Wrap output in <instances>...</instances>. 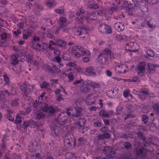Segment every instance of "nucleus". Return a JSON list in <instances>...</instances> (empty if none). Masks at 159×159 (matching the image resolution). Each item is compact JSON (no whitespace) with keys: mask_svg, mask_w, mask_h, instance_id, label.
Listing matches in <instances>:
<instances>
[{"mask_svg":"<svg viewBox=\"0 0 159 159\" xmlns=\"http://www.w3.org/2000/svg\"><path fill=\"white\" fill-rule=\"evenodd\" d=\"M74 106V107H71L68 110L67 113L61 112L59 115L57 120L60 125L63 126V125L66 123L68 114L75 117L81 115L82 109L80 102L76 101Z\"/></svg>","mask_w":159,"mask_h":159,"instance_id":"nucleus-1","label":"nucleus"},{"mask_svg":"<svg viewBox=\"0 0 159 159\" xmlns=\"http://www.w3.org/2000/svg\"><path fill=\"white\" fill-rule=\"evenodd\" d=\"M76 140L73 138L72 134L70 132L67 133L63 140L64 147L68 149H71L75 147Z\"/></svg>","mask_w":159,"mask_h":159,"instance_id":"nucleus-2","label":"nucleus"},{"mask_svg":"<svg viewBox=\"0 0 159 159\" xmlns=\"http://www.w3.org/2000/svg\"><path fill=\"white\" fill-rule=\"evenodd\" d=\"M18 56L17 55H13L11 56L10 62L14 67H9L10 70H12L11 72L13 73L17 74L21 71V67L18 64Z\"/></svg>","mask_w":159,"mask_h":159,"instance_id":"nucleus-3","label":"nucleus"},{"mask_svg":"<svg viewBox=\"0 0 159 159\" xmlns=\"http://www.w3.org/2000/svg\"><path fill=\"white\" fill-rule=\"evenodd\" d=\"M159 1V0H141L139 3V7L143 16L147 15L148 13V7L147 5L148 3L154 4L157 3Z\"/></svg>","mask_w":159,"mask_h":159,"instance_id":"nucleus-4","label":"nucleus"},{"mask_svg":"<svg viewBox=\"0 0 159 159\" xmlns=\"http://www.w3.org/2000/svg\"><path fill=\"white\" fill-rule=\"evenodd\" d=\"M111 53V50L108 48H106L102 53H100L97 58L99 63L101 64H107Z\"/></svg>","mask_w":159,"mask_h":159,"instance_id":"nucleus-5","label":"nucleus"},{"mask_svg":"<svg viewBox=\"0 0 159 159\" xmlns=\"http://www.w3.org/2000/svg\"><path fill=\"white\" fill-rule=\"evenodd\" d=\"M64 126L62 125H59L58 127L57 126H55L51 127V133L53 136H57L59 137L63 136V134L65 132Z\"/></svg>","mask_w":159,"mask_h":159,"instance_id":"nucleus-6","label":"nucleus"},{"mask_svg":"<svg viewBox=\"0 0 159 159\" xmlns=\"http://www.w3.org/2000/svg\"><path fill=\"white\" fill-rule=\"evenodd\" d=\"M20 89L25 96H27L33 90V87L28 84L27 82H25L22 84L20 86Z\"/></svg>","mask_w":159,"mask_h":159,"instance_id":"nucleus-7","label":"nucleus"},{"mask_svg":"<svg viewBox=\"0 0 159 159\" xmlns=\"http://www.w3.org/2000/svg\"><path fill=\"white\" fill-rule=\"evenodd\" d=\"M125 50L132 52H136L139 51V45L136 42H130L125 45Z\"/></svg>","mask_w":159,"mask_h":159,"instance_id":"nucleus-8","label":"nucleus"},{"mask_svg":"<svg viewBox=\"0 0 159 159\" xmlns=\"http://www.w3.org/2000/svg\"><path fill=\"white\" fill-rule=\"evenodd\" d=\"M96 12L95 11L92 13H88L87 14L86 16L83 18L81 17V19L83 22L86 21L88 23H90L92 20H95L96 19Z\"/></svg>","mask_w":159,"mask_h":159,"instance_id":"nucleus-9","label":"nucleus"},{"mask_svg":"<svg viewBox=\"0 0 159 159\" xmlns=\"http://www.w3.org/2000/svg\"><path fill=\"white\" fill-rule=\"evenodd\" d=\"M98 31L102 33L109 34L112 32L111 27L107 24H101L98 27Z\"/></svg>","mask_w":159,"mask_h":159,"instance_id":"nucleus-10","label":"nucleus"},{"mask_svg":"<svg viewBox=\"0 0 159 159\" xmlns=\"http://www.w3.org/2000/svg\"><path fill=\"white\" fill-rule=\"evenodd\" d=\"M48 44L46 43H42V46L39 43H34L33 44V47L34 49L37 50V51L44 52L48 48Z\"/></svg>","mask_w":159,"mask_h":159,"instance_id":"nucleus-11","label":"nucleus"},{"mask_svg":"<svg viewBox=\"0 0 159 159\" xmlns=\"http://www.w3.org/2000/svg\"><path fill=\"white\" fill-rule=\"evenodd\" d=\"M74 33L77 35H84L82 37L83 38H84L86 35H88V33L87 30L80 27L77 28H76Z\"/></svg>","mask_w":159,"mask_h":159,"instance_id":"nucleus-12","label":"nucleus"},{"mask_svg":"<svg viewBox=\"0 0 159 159\" xmlns=\"http://www.w3.org/2000/svg\"><path fill=\"white\" fill-rule=\"evenodd\" d=\"M149 95V90L147 89H143L140 90L139 94L138 95L139 98L143 100H145Z\"/></svg>","mask_w":159,"mask_h":159,"instance_id":"nucleus-13","label":"nucleus"},{"mask_svg":"<svg viewBox=\"0 0 159 159\" xmlns=\"http://www.w3.org/2000/svg\"><path fill=\"white\" fill-rule=\"evenodd\" d=\"M67 20V19L65 17L61 16L59 18L58 21L59 25L57 28L58 31L60 30L66 26V22Z\"/></svg>","mask_w":159,"mask_h":159,"instance_id":"nucleus-14","label":"nucleus"},{"mask_svg":"<svg viewBox=\"0 0 159 159\" xmlns=\"http://www.w3.org/2000/svg\"><path fill=\"white\" fill-rule=\"evenodd\" d=\"M86 120L84 118L80 119L78 121L75 123L78 127V131L79 132H83V129H84L85 123Z\"/></svg>","mask_w":159,"mask_h":159,"instance_id":"nucleus-15","label":"nucleus"},{"mask_svg":"<svg viewBox=\"0 0 159 159\" xmlns=\"http://www.w3.org/2000/svg\"><path fill=\"white\" fill-rule=\"evenodd\" d=\"M118 89L114 88L113 89L107 90L106 93L108 97L112 98H114L118 96Z\"/></svg>","mask_w":159,"mask_h":159,"instance_id":"nucleus-16","label":"nucleus"},{"mask_svg":"<svg viewBox=\"0 0 159 159\" xmlns=\"http://www.w3.org/2000/svg\"><path fill=\"white\" fill-rule=\"evenodd\" d=\"M96 98H95L92 94L89 95L86 97V103L88 105L94 104L95 103Z\"/></svg>","mask_w":159,"mask_h":159,"instance_id":"nucleus-17","label":"nucleus"},{"mask_svg":"<svg viewBox=\"0 0 159 159\" xmlns=\"http://www.w3.org/2000/svg\"><path fill=\"white\" fill-rule=\"evenodd\" d=\"M43 111L47 113L52 114L54 113L56 109L52 106L46 105L43 108Z\"/></svg>","mask_w":159,"mask_h":159,"instance_id":"nucleus-18","label":"nucleus"},{"mask_svg":"<svg viewBox=\"0 0 159 159\" xmlns=\"http://www.w3.org/2000/svg\"><path fill=\"white\" fill-rule=\"evenodd\" d=\"M135 152L137 156L140 155L143 157L146 156L147 154V150L144 148H136L135 150Z\"/></svg>","mask_w":159,"mask_h":159,"instance_id":"nucleus-19","label":"nucleus"},{"mask_svg":"<svg viewBox=\"0 0 159 159\" xmlns=\"http://www.w3.org/2000/svg\"><path fill=\"white\" fill-rule=\"evenodd\" d=\"M78 10H77L76 14L78 16V18H79L80 21L82 22L81 19V17L83 18L85 17L83 15L85 12V10L83 8V7L81 6L78 7Z\"/></svg>","mask_w":159,"mask_h":159,"instance_id":"nucleus-20","label":"nucleus"},{"mask_svg":"<svg viewBox=\"0 0 159 159\" xmlns=\"http://www.w3.org/2000/svg\"><path fill=\"white\" fill-rule=\"evenodd\" d=\"M8 91L6 90L5 91H0V101L4 103V102L6 100V94L8 95L9 94Z\"/></svg>","mask_w":159,"mask_h":159,"instance_id":"nucleus-21","label":"nucleus"},{"mask_svg":"<svg viewBox=\"0 0 159 159\" xmlns=\"http://www.w3.org/2000/svg\"><path fill=\"white\" fill-rule=\"evenodd\" d=\"M78 48V46H73L71 48H70V54H73L77 57H80V53L77 52V50Z\"/></svg>","mask_w":159,"mask_h":159,"instance_id":"nucleus-22","label":"nucleus"},{"mask_svg":"<svg viewBox=\"0 0 159 159\" xmlns=\"http://www.w3.org/2000/svg\"><path fill=\"white\" fill-rule=\"evenodd\" d=\"M57 45L61 49H65L67 46V43L60 39H57Z\"/></svg>","mask_w":159,"mask_h":159,"instance_id":"nucleus-23","label":"nucleus"},{"mask_svg":"<svg viewBox=\"0 0 159 159\" xmlns=\"http://www.w3.org/2000/svg\"><path fill=\"white\" fill-rule=\"evenodd\" d=\"M104 151L106 152L105 153L108 154V157H112L113 158L114 157L115 152L111 150V148L108 146H106L104 148Z\"/></svg>","mask_w":159,"mask_h":159,"instance_id":"nucleus-24","label":"nucleus"},{"mask_svg":"<svg viewBox=\"0 0 159 159\" xmlns=\"http://www.w3.org/2000/svg\"><path fill=\"white\" fill-rule=\"evenodd\" d=\"M113 114V112L112 111H109L108 112H107L106 111L102 110L99 112V116L101 117H103L105 118H108L109 117L110 115Z\"/></svg>","mask_w":159,"mask_h":159,"instance_id":"nucleus-25","label":"nucleus"},{"mask_svg":"<svg viewBox=\"0 0 159 159\" xmlns=\"http://www.w3.org/2000/svg\"><path fill=\"white\" fill-rule=\"evenodd\" d=\"M94 68L92 67H87L86 70V74L87 75L95 77L96 76V73L93 72Z\"/></svg>","mask_w":159,"mask_h":159,"instance_id":"nucleus-26","label":"nucleus"},{"mask_svg":"<svg viewBox=\"0 0 159 159\" xmlns=\"http://www.w3.org/2000/svg\"><path fill=\"white\" fill-rule=\"evenodd\" d=\"M45 4L46 6L50 8H53L57 5L55 0H46Z\"/></svg>","mask_w":159,"mask_h":159,"instance_id":"nucleus-27","label":"nucleus"},{"mask_svg":"<svg viewBox=\"0 0 159 159\" xmlns=\"http://www.w3.org/2000/svg\"><path fill=\"white\" fill-rule=\"evenodd\" d=\"M45 114L42 111H38L35 113V119L38 120L43 119L45 117Z\"/></svg>","mask_w":159,"mask_h":159,"instance_id":"nucleus-28","label":"nucleus"},{"mask_svg":"<svg viewBox=\"0 0 159 159\" xmlns=\"http://www.w3.org/2000/svg\"><path fill=\"white\" fill-rule=\"evenodd\" d=\"M115 29L118 31H122L124 29V25L122 23H116L114 25Z\"/></svg>","mask_w":159,"mask_h":159,"instance_id":"nucleus-29","label":"nucleus"},{"mask_svg":"<svg viewBox=\"0 0 159 159\" xmlns=\"http://www.w3.org/2000/svg\"><path fill=\"white\" fill-rule=\"evenodd\" d=\"M42 67L45 71H48L49 73H52L54 72L55 70L54 68L47 64L43 65Z\"/></svg>","mask_w":159,"mask_h":159,"instance_id":"nucleus-30","label":"nucleus"},{"mask_svg":"<svg viewBox=\"0 0 159 159\" xmlns=\"http://www.w3.org/2000/svg\"><path fill=\"white\" fill-rule=\"evenodd\" d=\"M71 70L69 69L64 73V74L68 77L70 81H72L74 78V76Z\"/></svg>","mask_w":159,"mask_h":159,"instance_id":"nucleus-31","label":"nucleus"},{"mask_svg":"<svg viewBox=\"0 0 159 159\" xmlns=\"http://www.w3.org/2000/svg\"><path fill=\"white\" fill-rule=\"evenodd\" d=\"M80 90L84 93H88L90 90L89 86L88 84H83L80 88Z\"/></svg>","mask_w":159,"mask_h":159,"instance_id":"nucleus-32","label":"nucleus"},{"mask_svg":"<svg viewBox=\"0 0 159 159\" xmlns=\"http://www.w3.org/2000/svg\"><path fill=\"white\" fill-rule=\"evenodd\" d=\"M145 65L146 63L145 62H143L142 63L139 64L137 68L138 71V73L144 72L145 70Z\"/></svg>","mask_w":159,"mask_h":159,"instance_id":"nucleus-33","label":"nucleus"},{"mask_svg":"<svg viewBox=\"0 0 159 159\" xmlns=\"http://www.w3.org/2000/svg\"><path fill=\"white\" fill-rule=\"evenodd\" d=\"M93 0H90L89 3L88 4V7L91 9H96L99 7V5L96 3H91Z\"/></svg>","mask_w":159,"mask_h":159,"instance_id":"nucleus-34","label":"nucleus"},{"mask_svg":"<svg viewBox=\"0 0 159 159\" xmlns=\"http://www.w3.org/2000/svg\"><path fill=\"white\" fill-rule=\"evenodd\" d=\"M7 113L6 115L7 118L10 121H14V118L12 115L13 111L12 110H7Z\"/></svg>","mask_w":159,"mask_h":159,"instance_id":"nucleus-35","label":"nucleus"},{"mask_svg":"<svg viewBox=\"0 0 159 159\" xmlns=\"http://www.w3.org/2000/svg\"><path fill=\"white\" fill-rule=\"evenodd\" d=\"M126 81L127 82L132 83L139 82L140 81L139 78L137 76H134L132 79H126Z\"/></svg>","mask_w":159,"mask_h":159,"instance_id":"nucleus-36","label":"nucleus"},{"mask_svg":"<svg viewBox=\"0 0 159 159\" xmlns=\"http://www.w3.org/2000/svg\"><path fill=\"white\" fill-rule=\"evenodd\" d=\"M147 23L148 26L151 28L154 27L156 24V21L154 19L150 20L149 21L147 22Z\"/></svg>","mask_w":159,"mask_h":159,"instance_id":"nucleus-37","label":"nucleus"},{"mask_svg":"<svg viewBox=\"0 0 159 159\" xmlns=\"http://www.w3.org/2000/svg\"><path fill=\"white\" fill-rule=\"evenodd\" d=\"M52 45H57V39L56 40V42H54L52 40L50 41L49 43L48 46V48L49 49L52 51L54 49V48L52 46Z\"/></svg>","mask_w":159,"mask_h":159,"instance_id":"nucleus-38","label":"nucleus"},{"mask_svg":"<svg viewBox=\"0 0 159 159\" xmlns=\"http://www.w3.org/2000/svg\"><path fill=\"white\" fill-rule=\"evenodd\" d=\"M66 159H76V157L72 153H67L65 155Z\"/></svg>","mask_w":159,"mask_h":159,"instance_id":"nucleus-39","label":"nucleus"},{"mask_svg":"<svg viewBox=\"0 0 159 159\" xmlns=\"http://www.w3.org/2000/svg\"><path fill=\"white\" fill-rule=\"evenodd\" d=\"M23 38L25 39H28V37L31 35V33L27 30H24L23 33Z\"/></svg>","mask_w":159,"mask_h":159,"instance_id":"nucleus-40","label":"nucleus"},{"mask_svg":"<svg viewBox=\"0 0 159 159\" xmlns=\"http://www.w3.org/2000/svg\"><path fill=\"white\" fill-rule=\"evenodd\" d=\"M91 85L93 87L94 91H97L98 89L99 88L100 85L98 83H96L94 82L91 83Z\"/></svg>","mask_w":159,"mask_h":159,"instance_id":"nucleus-41","label":"nucleus"},{"mask_svg":"<svg viewBox=\"0 0 159 159\" xmlns=\"http://www.w3.org/2000/svg\"><path fill=\"white\" fill-rule=\"evenodd\" d=\"M22 118L19 115L17 114L16 118V120L14 122V123L16 124H20L21 122Z\"/></svg>","mask_w":159,"mask_h":159,"instance_id":"nucleus-42","label":"nucleus"},{"mask_svg":"<svg viewBox=\"0 0 159 159\" xmlns=\"http://www.w3.org/2000/svg\"><path fill=\"white\" fill-rule=\"evenodd\" d=\"M130 93V92L129 90V89L124 90L123 93V95L124 97L125 98H128L129 96H130L131 97L132 95Z\"/></svg>","mask_w":159,"mask_h":159,"instance_id":"nucleus-43","label":"nucleus"},{"mask_svg":"<svg viewBox=\"0 0 159 159\" xmlns=\"http://www.w3.org/2000/svg\"><path fill=\"white\" fill-rule=\"evenodd\" d=\"M78 142L79 144L81 145H83L86 143L87 141L84 138L81 137L78 139Z\"/></svg>","mask_w":159,"mask_h":159,"instance_id":"nucleus-44","label":"nucleus"},{"mask_svg":"<svg viewBox=\"0 0 159 159\" xmlns=\"http://www.w3.org/2000/svg\"><path fill=\"white\" fill-rule=\"evenodd\" d=\"M153 107L157 112L159 114V102L155 103L153 105Z\"/></svg>","mask_w":159,"mask_h":159,"instance_id":"nucleus-45","label":"nucleus"},{"mask_svg":"<svg viewBox=\"0 0 159 159\" xmlns=\"http://www.w3.org/2000/svg\"><path fill=\"white\" fill-rule=\"evenodd\" d=\"M50 84L48 83L46 81H44L42 83L40 84L41 88H47L50 86Z\"/></svg>","mask_w":159,"mask_h":159,"instance_id":"nucleus-46","label":"nucleus"},{"mask_svg":"<svg viewBox=\"0 0 159 159\" xmlns=\"http://www.w3.org/2000/svg\"><path fill=\"white\" fill-rule=\"evenodd\" d=\"M97 12L98 16H103L106 14V11L103 9H100L97 11Z\"/></svg>","mask_w":159,"mask_h":159,"instance_id":"nucleus-47","label":"nucleus"},{"mask_svg":"<svg viewBox=\"0 0 159 159\" xmlns=\"http://www.w3.org/2000/svg\"><path fill=\"white\" fill-rule=\"evenodd\" d=\"M81 55L83 56L86 55L88 56H89L90 55V53L89 51L87 50V49H85L82 52H81Z\"/></svg>","mask_w":159,"mask_h":159,"instance_id":"nucleus-48","label":"nucleus"},{"mask_svg":"<svg viewBox=\"0 0 159 159\" xmlns=\"http://www.w3.org/2000/svg\"><path fill=\"white\" fill-rule=\"evenodd\" d=\"M102 123L101 120H96L94 122L93 125L95 127H100L102 126Z\"/></svg>","mask_w":159,"mask_h":159,"instance_id":"nucleus-49","label":"nucleus"},{"mask_svg":"<svg viewBox=\"0 0 159 159\" xmlns=\"http://www.w3.org/2000/svg\"><path fill=\"white\" fill-rule=\"evenodd\" d=\"M149 119L148 117L146 115H143L142 116V120L144 124L147 123Z\"/></svg>","mask_w":159,"mask_h":159,"instance_id":"nucleus-50","label":"nucleus"},{"mask_svg":"<svg viewBox=\"0 0 159 159\" xmlns=\"http://www.w3.org/2000/svg\"><path fill=\"white\" fill-rule=\"evenodd\" d=\"M63 59L65 61H69L70 59V56L68 53H65L63 55Z\"/></svg>","mask_w":159,"mask_h":159,"instance_id":"nucleus-51","label":"nucleus"},{"mask_svg":"<svg viewBox=\"0 0 159 159\" xmlns=\"http://www.w3.org/2000/svg\"><path fill=\"white\" fill-rule=\"evenodd\" d=\"M148 69L150 70H153L155 69V65H153L150 63L147 64Z\"/></svg>","mask_w":159,"mask_h":159,"instance_id":"nucleus-52","label":"nucleus"},{"mask_svg":"<svg viewBox=\"0 0 159 159\" xmlns=\"http://www.w3.org/2000/svg\"><path fill=\"white\" fill-rule=\"evenodd\" d=\"M4 80L6 84H9L10 81L9 78L6 74H5L3 76Z\"/></svg>","mask_w":159,"mask_h":159,"instance_id":"nucleus-53","label":"nucleus"},{"mask_svg":"<svg viewBox=\"0 0 159 159\" xmlns=\"http://www.w3.org/2000/svg\"><path fill=\"white\" fill-rule=\"evenodd\" d=\"M30 122L29 121L24 122L22 125V127L24 129H26L30 125Z\"/></svg>","mask_w":159,"mask_h":159,"instance_id":"nucleus-54","label":"nucleus"},{"mask_svg":"<svg viewBox=\"0 0 159 159\" xmlns=\"http://www.w3.org/2000/svg\"><path fill=\"white\" fill-rule=\"evenodd\" d=\"M125 148L127 149H129L131 147V145L130 143L125 142L124 144Z\"/></svg>","mask_w":159,"mask_h":159,"instance_id":"nucleus-55","label":"nucleus"},{"mask_svg":"<svg viewBox=\"0 0 159 159\" xmlns=\"http://www.w3.org/2000/svg\"><path fill=\"white\" fill-rule=\"evenodd\" d=\"M84 80L81 79L80 80L74 81L73 82V84L74 85H76L80 83H82L83 84H84Z\"/></svg>","mask_w":159,"mask_h":159,"instance_id":"nucleus-56","label":"nucleus"},{"mask_svg":"<svg viewBox=\"0 0 159 159\" xmlns=\"http://www.w3.org/2000/svg\"><path fill=\"white\" fill-rule=\"evenodd\" d=\"M55 12L58 14H60L64 13V10L63 9H56L55 10Z\"/></svg>","mask_w":159,"mask_h":159,"instance_id":"nucleus-57","label":"nucleus"},{"mask_svg":"<svg viewBox=\"0 0 159 159\" xmlns=\"http://www.w3.org/2000/svg\"><path fill=\"white\" fill-rule=\"evenodd\" d=\"M134 5L132 4L128 5V6L126 7V9L129 11H131L134 8Z\"/></svg>","mask_w":159,"mask_h":159,"instance_id":"nucleus-58","label":"nucleus"},{"mask_svg":"<svg viewBox=\"0 0 159 159\" xmlns=\"http://www.w3.org/2000/svg\"><path fill=\"white\" fill-rule=\"evenodd\" d=\"M0 36L2 39L5 40L7 38V34L6 33H4L1 34Z\"/></svg>","mask_w":159,"mask_h":159,"instance_id":"nucleus-59","label":"nucleus"},{"mask_svg":"<svg viewBox=\"0 0 159 159\" xmlns=\"http://www.w3.org/2000/svg\"><path fill=\"white\" fill-rule=\"evenodd\" d=\"M148 55L150 57H153L154 55V52L151 50H148L146 52Z\"/></svg>","mask_w":159,"mask_h":159,"instance_id":"nucleus-60","label":"nucleus"},{"mask_svg":"<svg viewBox=\"0 0 159 159\" xmlns=\"http://www.w3.org/2000/svg\"><path fill=\"white\" fill-rule=\"evenodd\" d=\"M18 104V99H15L12 101L11 103V106H16Z\"/></svg>","mask_w":159,"mask_h":159,"instance_id":"nucleus-61","label":"nucleus"},{"mask_svg":"<svg viewBox=\"0 0 159 159\" xmlns=\"http://www.w3.org/2000/svg\"><path fill=\"white\" fill-rule=\"evenodd\" d=\"M54 60L57 63L61 62V58L58 56H56L54 58Z\"/></svg>","mask_w":159,"mask_h":159,"instance_id":"nucleus-62","label":"nucleus"},{"mask_svg":"<svg viewBox=\"0 0 159 159\" xmlns=\"http://www.w3.org/2000/svg\"><path fill=\"white\" fill-rule=\"evenodd\" d=\"M116 39L119 41L122 40L123 39V37L121 34H116Z\"/></svg>","mask_w":159,"mask_h":159,"instance_id":"nucleus-63","label":"nucleus"},{"mask_svg":"<svg viewBox=\"0 0 159 159\" xmlns=\"http://www.w3.org/2000/svg\"><path fill=\"white\" fill-rule=\"evenodd\" d=\"M116 9L114 7H111L109 10H108V13L112 15L113 12L114 11H115Z\"/></svg>","mask_w":159,"mask_h":159,"instance_id":"nucleus-64","label":"nucleus"}]
</instances>
